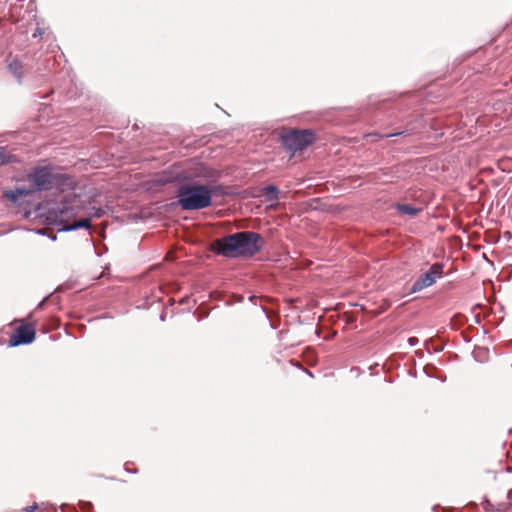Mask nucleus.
I'll list each match as a JSON object with an SVG mask.
<instances>
[{
    "label": "nucleus",
    "instance_id": "obj_1",
    "mask_svg": "<svg viewBox=\"0 0 512 512\" xmlns=\"http://www.w3.org/2000/svg\"><path fill=\"white\" fill-rule=\"evenodd\" d=\"M263 245L264 239L259 233L241 231L217 239L214 250L227 258L251 257L260 252Z\"/></svg>",
    "mask_w": 512,
    "mask_h": 512
},
{
    "label": "nucleus",
    "instance_id": "obj_2",
    "mask_svg": "<svg viewBox=\"0 0 512 512\" xmlns=\"http://www.w3.org/2000/svg\"><path fill=\"white\" fill-rule=\"evenodd\" d=\"M220 185L200 182L182 184L177 189V203L184 211H197L211 206L212 198L222 194Z\"/></svg>",
    "mask_w": 512,
    "mask_h": 512
},
{
    "label": "nucleus",
    "instance_id": "obj_3",
    "mask_svg": "<svg viewBox=\"0 0 512 512\" xmlns=\"http://www.w3.org/2000/svg\"><path fill=\"white\" fill-rule=\"evenodd\" d=\"M27 177L28 181L33 185L32 189L34 192L59 187L67 180L62 174L52 173L48 167H36Z\"/></svg>",
    "mask_w": 512,
    "mask_h": 512
},
{
    "label": "nucleus",
    "instance_id": "obj_4",
    "mask_svg": "<svg viewBox=\"0 0 512 512\" xmlns=\"http://www.w3.org/2000/svg\"><path fill=\"white\" fill-rule=\"evenodd\" d=\"M284 146L295 153L306 148L315 140V134L312 130H291L282 136Z\"/></svg>",
    "mask_w": 512,
    "mask_h": 512
},
{
    "label": "nucleus",
    "instance_id": "obj_5",
    "mask_svg": "<svg viewBox=\"0 0 512 512\" xmlns=\"http://www.w3.org/2000/svg\"><path fill=\"white\" fill-rule=\"evenodd\" d=\"M443 275V264L434 263L428 271L424 272L419 278L412 284L409 293H417L421 290L432 286L436 283V280Z\"/></svg>",
    "mask_w": 512,
    "mask_h": 512
},
{
    "label": "nucleus",
    "instance_id": "obj_6",
    "mask_svg": "<svg viewBox=\"0 0 512 512\" xmlns=\"http://www.w3.org/2000/svg\"><path fill=\"white\" fill-rule=\"evenodd\" d=\"M35 339V330L29 325H21L10 337L9 344L12 347L30 344Z\"/></svg>",
    "mask_w": 512,
    "mask_h": 512
},
{
    "label": "nucleus",
    "instance_id": "obj_7",
    "mask_svg": "<svg viewBox=\"0 0 512 512\" xmlns=\"http://www.w3.org/2000/svg\"><path fill=\"white\" fill-rule=\"evenodd\" d=\"M16 155L12 154L6 146L0 144V165L18 162Z\"/></svg>",
    "mask_w": 512,
    "mask_h": 512
},
{
    "label": "nucleus",
    "instance_id": "obj_8",
    "mask_svg": "<svg viewBox=\"0 0 512 512\" xmlns=\"http://www.w3.org/2000/svg\"><path fill=\"white\" fill-rule=\"evenodd\" d=\"M33 191L32 188H16L14 190H10L6 192V196L13 202L18 201L21 197L27 196L31 194Z\"/></svg>",
    "mask_w": 512,
    "mask_h": 512
},
{
    "label": "nucleus",
    "instance_id": "obj_9",
    "mask_svg": "<svg viewBox=\"0 0 512 512\" xmlns=\"http://www.w3.org/2000/svg\"><path fill=\"white\" fill-rule=\"evenodd\" d=\"M90 226H91L90 219L85 218V219H81L80 221L75 222L74 224L65 225V226L59 228V231L60 232H68V231L77 230L79 228L89 229Z\"/></svg>",
    "mask_w": 512,
    "mask_h": 512
},
{
    "label": "nucleus",
    "instance_id": "obj_10",
    "mask_svg": "<svg viewBox=\"0 0 512 512\" xmlns=\"http://www.w3.org/2000/svg\"><path fill=\"white\" fill-rule=\"evenodd\" d=\"M263 193L265 195L266 201L271 203L278 202V193L279 189L274 185H268L263 188Z\"/></svg>",
    "mask_w": 512,
    "mask_h": 512
},
{
    "label": "nucleus",
    "instance_id": "obj_11",
    "mask_svg": "<svg viewBox=\"0 0 512 512\" xmlns=\"http://www.w3.org/2000/svg\"><path fill=\"white\" fill-rule=\"evenodd\" d=\"M9 71L18 79V82L21 83L22 75H23V66L21 62L18 60H13L8 65Z\"/></svg>",
    "mask_w": 512,
    "mask_h": 512
},
{
    "label": "nucleus",
    "instance_id": "obj_12",
    "mask_svg": "<svg viewBox=\"0 0 512 512\" xmlns=\"http://www.w3.org/2000/svg\"><path fill=\"white\" fill-rule=\"evenodd\" d=\"M397 210L402 214H406V215H410V216H415L421 211L420 208H416L409 204H398Z\"/></svg>",
    "mask_w": 512,
    "mask_h": 512
},
{
    "label": "nucleus",
    "instance_id": "obj_13",
    "mask_svg": "<svg viewBox=\"0 0 512 512\" xmlns=\"http://www.w3.org/2000/svg\"><path fill=\"white\" fill-rule=\"evenodd\" d=\"M69 210V207L67 204H62L61 207H58L57 209H54L50 214L55 215L56 220L62 221L64 217L66 216L67 212Z\"/></svg>",
    "mask_w": 512,
    "mask_h": 512
},
{
    "label": "nucleus",
    "instance_id": "obj_14",
    "mask_svg": "<svg viewBox=\"0 0 512 512\" xmlns=\"http://www.w3.org/2000/svg\"><path fill=\"white\" fill-rule=\"evenodd\" d=\"M173 181V178L166 175V173H162L158 176V179H157V182L162 184V185H165L169 182H172Z\"/></svg>",
    "mask_w": 512,
    "mask_h": 512
},
{
    "label": "nucleus",
    "instance_id": "obj_15",
    "mask_svg": "<svg viewBox=\"0 0 512 512\" xmlns=\"http://www.w3.org/2000/svg\"><path fill=\"white\" fill-rule=\"evenodd\" d=\"M79 506L83 510H90L92 508V503L87 501H80Z\"/></svg>",
    "mask_w": 512,
    "mask_h": 512
},
{
    "label": "nucleus",
    "instance_id": "obj_16",
    "mask_svg": "<svg viewBox=\"0 0 512 512\" xmlns=\"http://www.w3.org/2000/svg\"><path fill=\"white\" fill-rule=\"evenodd\" d=\"M37 508H38V505L36 503H34L31 506L25 507L23 510H24V512H34Z\"/></svg>",
    "mask_w": 512,
    "mask_h": 512
},
{
    "label": "nucleus",
    "instance_id": "obj_17",
    "mask_svg": "<svg viewBox=\"0 0 512 512\" xmlns=\"http://www.w3.org/2000/svg\"><path fill=\"white\" fill-rule=\"evenodd\" d=\"M419 340L417 337H410L408 339V343L410 346H416L418 344Z\"/></svg>",
    "mask_w": 512,
    "mask_h": 512
},
{
    "label": "nucleus",
    "instance_id": "obj_18",
    "mask_svg": "<svg viewBox=\"0 0 512 512\" xmlns=\"http://www.w3.org/2000/svg\"><path fill=\"white\" fill-rule=\"evenodd\" d=\"M46 301V298H44L36 307V309H41Z\"/></svg>",
    "mask_w": 512,
    "mask_h": 512
},
{
    "label": "nucleus",
    "instance_id": "obj_19",
    "mask_svg": "<svg viewBox=\"0 0 512 512\" xmlns=\"http://www.w3.org/2000/svg\"><path fill=\"white\" fill-rule=\"evenodd\" d=\"M400 134H402V132L394 133V134H388V135H386V136H387V137H393V136L400 135Z\"/></svg>",
    "mask_w": 512,
    "mask_h": 512
},
{
    "label": "nucleus",
    "instance_id": "obj_20",
    "mask_svg": "<svg viewBox=\"0 0 512 512\" xmlns=\"http://www.w3.org/2000/svg\"><path fill=\"white\" fill-rule=\"evenodd\" d=\"M509 497H512V491H509Z\"/></svg>",
    "mask_w": 512,
    "mask_h": 512
},
{
    "label": "nucleus",
    "instance_id": "obj_21",
    "mask_svg": "<svg viewBox=\"0 0 512 512\" xmlns=\"http://www.w3.org/2000/svg\"><path fill=\"white\" fill-rule=\"evenodd\" d=\"M509 497H512V491H509Z\"/></svg>",
    "mask_w": 512,
    "mask_h": 512
}]
</instances>
